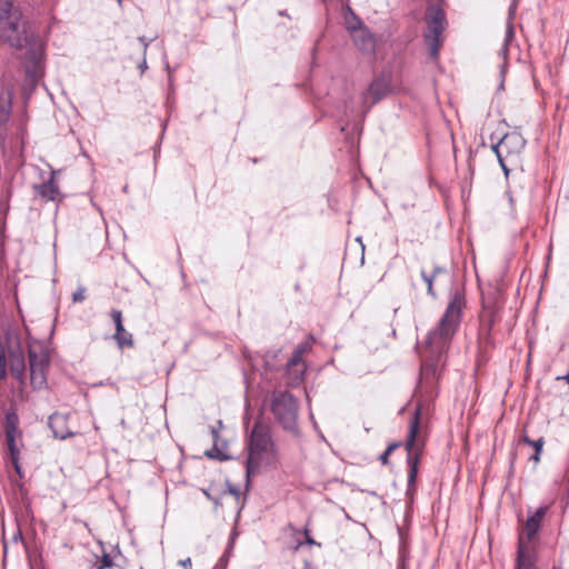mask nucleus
<instances>
[{"instance_id":"f257e3e1","label":"nucleus","mask_w":569,"mask_h":569,"mask_svg":"<svg viewBox=\"0 0 569 569\" xmlns=\"http://www.w3.org/2000/svg\"><path fill=\"white\" fill-rule=\"evenodd\" d=\"M463 306V296L455 292L437 328L429 332L427 346L421 353V372L423 376H436L442 368L445 353L459 326Z\"/></svg>"},{"instance_id":"f03ea898","label":"nucleus","mask_w":569,"mask_h":569,"mask_svg":"<svg viewBox=\"0 0 569 569\" xmlns=\"http://www.w3.org/2000/svg\"><path fill=\"white\" fill-rule=\"evenodd\" d=\"M247 475H254L262 466L274 461L276 449L271 439L270 429L261 421H257L247 442Z\"/></svg>"},{"instance_id":"7ed1b4c3","label":"nucleus","mask_w":569,"mask_h":569,"mask_svg":"<svg viewBox=\"0 0 569 569\" xmlns=\"http://www.w3.org/2000/svg\"><path fill=\"white\" fill-rule=\"evenodd\" d=\"M0 37L11 47L23 48L30 43L20 12L9 0H0Z\"/></svg>"},{"instance_id":"20e7f679","label":"nucleus","mask_w":569,"mask_h":569,"mask_svg":"<svg viewBox=\"0 0 569 569\" xmlns=\"http://www.w3.org/2000/svg\"><path fill=\"white\" fill-rule=\"evenodd\" d=\"M425 446V436L420 430V409L412 415L409 423V431L406 441L408 451L407 462L409 466L408 487H413L418 475L419 456Z\"/></svg>"},{"instance_id":"39448f33","label":"nucleus","mask_w":569,"mask_h":569,"mask_svg":"<svg viewBox=\"0 0 569 569\" xmlns=\"http://www.w3.org/2000/svg\"><path fill=\"white\" fill-rule=\"evenodd\" d=\"M426 23L427 31L425 33V40L428 43L430 57L436 59L442 47V33L447 27L445 11L438 4L429 6L426 14Z\"/></svg>"},{"instance_id":"423d86ee","label":"nucleus","mask_w":569,"mask_h":569,"mask_svg":"<svg viewBox=\"0 0 569 569\" xmlns=\"http://www.w3.org/2000/svg\"><path fill=\"white\" fill-rule=\"evenodd\" d=\"M526 140L519 132L505 133L496 143H492V151L496 153L498 161L508 176V163L515 164L519 156L525 149Z\"/></svg>"},{"instance_id":"0eeeda50","label":"nucleus","mask_w":569,"mask_h":569,"mask_svg":"<svg viewBox=\"0 0 569 569\" xmlns=\"http://www.w3.org/2000/svg\"><path fill=\"white\" fill-rule=\"evenodd\" d=\"M272 412L284 429L293 430L297 426L298 405L296 399L287 391H277L272 395Z\"/></svg>"},{"instance_id":"6e6552de","label":"nucleus","mask_w":569,"mask_h":569,"mask_svg":"<svg viewBox=\"0 0 569 569\" xmlns=\"http://www.w3.org/2000/svg\"><path fill=\"white\" fill-rule=\"evenodd\" d=\"M346 24L357 49L363 54H375L377 39L362 21L355 13H351L350 18H346Z\"/></svg>"},{"instance_id":"1a4fd4ad","label":"nucleus","mask_w":569,"mask_h":569,"mask_svg":"<svg viewBox=\"0 0 569 569\" xmlns=\"http://www.w3.org/2000/svg\"><path fill=\"white\" fill-rule=\"evenodd\" d=\"M30 379L34 388H42L47 383L48 355L38 353L33 348L29 349Z\"/></svg>"},{"instance_id":"9d476101","label":"nucleus","mask_w":569,"mask_h":569,"mask_svg":"<svg viewBox=\"0 0 569 569\" xmlns=\"http://www.w3.org/2000/svg\"><path fill=\"white\" fill-rule=\"evenodd\" d=\"M110 317H111L112 321L114 322V327H116V332L113 335V339L116 340L117 346L120 349L133 347V337L123 327L122 312L118 309H112L110 311Z\"/></svg>"},{"instance_id":"9b49d317","label":"nucleus","mask_w":569,"mask_h":569,"mask_svg":"<svg viewBox=\"0 0 569 569\" xmlns=\"http://www.w3.org/2000/svg\"><path fill=\"white\" fill-rule=\"evenodd\" d=\"M548 511V507L547 506H543V507H539L536 512L530 516L528 518V520L526 521V525H525V535H522L525 537V540L528 545H530L532 538L535 537V535L538 532L539 528H540V525L546 516Z\"/></svg>"},{"instance_id":"f8f14e48","label":"nucleus","mask_w":569,"mask_h":569,"mask_svg":"<svg viewBox=\"0 0 569 569\" xmlns=\"http://www.w3.org/2000/svg\"><path fill=\"white\" fill-rule=\"evenodd\" d=\"M389 91V83L387 80L382 78L375 79L366 92L362 93V99L365 102L371 98L370 103L373 104L381 100Z\"/></svg>"},{"instance_id":"ddd939ff","label":"nucleus","mask_w":569,"mask_h":569,"mask_svg":"<svg viewBox=\"0 0 569 569\" xmlns=\"http://www.w3.org/2000/svg\"><path fill=\"white\" fill-rule=\"evenodd\" d=\"M49 427L56 438L67 439L73 433L67 428V417L60 413H53L49 418Z\"/></svg>"},{"instance_id":"4468645a","label":"nucleus","mask_w":569,"mask_h":569,"mask_svg":"<svg viewBox=\"0 0 569 569\" xmlns=\"http://www.w3.org/2000/svg\"><path fill=\"white\" fill-rule=\"evenodd\" d=\"M517 569H532V561H531V557H530V545H528L526 542L523 536L519 537Z\"/></svg>"},{"instance_id":"2eb2a0df","label":"nucleus","mask_w":569,"mask_h":569,"mask_svg":"<svg viewBox=\"0 0 569 569\" xmlns=\"http://www.w3.org/2000/svg\"><path fill=\"white\" fill-rule=\"evenodd\" d=\"M11 112V92L4 88H0V124L6 123Z\"/></svg>"},{"instance_id":"dca6fc26","label":"nucleus","mask_w":569,"mask_h":569,"mask_svg":"<svg viewBox=\"0 0 569 569\" xmlns=\"http://www.w3.org/2000/svg\"><path fill=\"white\" fill-rule=\"evenodd\" d=\"M37 191L42 198L51 201H56L60 197L59 188L53 177H51L46 183L37 187Z\"/></svg>"},{"instance_id":"f3484780","label":"nucleus","mask_w":569,"mask_h":569,"mask_svg":"<svg viewBox=\"0 0 569 569\" xmlns=\"http://www.w3.org/2000/svg\"><path fill=\"white\" fill-rule=\"evenodd\" d=\"M443 272L445 269L440 267H433V269L430 272H428L426 269H421V278L428 286V293L433 298L436 297V293L433 291V282Z\"/></svg>"},{"instance_id":"a211bd4d","label":"nucleus","mask_w":569,"mask_h":569,"mask_svg":"<svg viewBox=\"0 0 569 569\" xmlns=\"http://www.w3.org/2000/svg\"><path fill=\"white\" fill-rule=\"evenodd\" d=\"M512 38H513V28L510 23H508L505 42L498 52L499 58L502 60L501 70H500L501 76L505 74V71L507 68V56H508V50H509L508 46H509V42L512 40Z\"/></svg>"},{"instance_id":"6ab92c4d","label":"nucleus","mask_w":569,"mask_h":569,"mask_svg":"<svg viewBox=\"0 0 569 569\" xmlns=\"http://www.w3.org/2000/svg\"><path fill=\"white\" fill-rule=\"evenodd\" d=\"M7 438V446H8V449H9V452H10V459H11V462L14 467V469L17 470V472H20V466H19V449L16 445V435H9V436H6Z\"/></svg>"},{"instance_id":"aec40b11","label":"nucleus","mask_w":569,"mask_h":569,"mask_svg":"<svg viewBox=\"0 0 569 569\" xmlns=\"http://www.w3.org/2000/svg\"><path fill=\"white\" fill-rule=\"evenodd\" d=\"M307 348L308 343L298 346V348L293 351L292 357L288 361L289 368H295L302 362V355Z\"/></svg>"},{"instance_id":"412c9836","label":"nucleus","mask_w":569,"mask_h":569,"mask_svg":"<svg viewBox=\"0 0 569 569\" xmlns=\"http://www.w3.org/2000/svg\"><path fill=\"white\" fill-rule=\"evenodd\" d=\"M18 432L17 419L14 416L8 415L6 421V436L16 435Z\"/></svg>"},{"instance_id":"4be33fe9","label":"nucleus","mask_w":569,"mask_h":569,"mask_svg":"<svg viewBox=\"0 0 569 569\" xmlns=\"http://www.w3.org/2000/svg\"><path fill=\"white\" fill-rule=\"evenodd\" d=\"M522 441L533 447L535 451H537L538 455H541L545 443L543 438H539L538 440H531L528 436H523Z\"/></svg>"},{"instance_id":"5701e85b","label":"nucleus","mask_w":569,"mask_h":569,"mask_svg":"<svg viewBox=\"0 0 569 569\" xmlns=\"http://www.w3.org/2000/svg\"><path fill=\"white\" fill-rule=\"evenodd\" d=\"M7 375V358L4 349L0 346V380L4 379Z\"/></svg>"},{"instance_id":"b1692460","label":"nucleus","mask_w":569,"mask_h":569,"mask_svg":"<svg viewBox=\"0 0 569 569\" xmlns=\"http://www.w3.org/2000/svg\"><path fill=\"white\" fill-rule=\"evenodd\" d=\"M111 567H113V560L110 555L104 553L94 569H107Z\"/></svg>"},{"instance_id":"393cba45","label":"nucleus","mask_w":569,"mask_h":569,"mask_svg":"<svg viewBox=\"0 0 569 569\" xmlns=\"http://www.w3.org/2000/svg\"><path fill=\"white\" fill-rule=\"evenodd\" d=\"M86 298V289L84 288H78L77 291L72 295V300L74 302H81Z\"/></svg>"},{"instance_id":"a878e982","label":"nucleus","mask_w":569,"mask_h":569,"mask_svg":"<svg viewBox=\"0 0 569 569\" xmlns=\"http://www.w3.org/2000/svg\"><path fill=\"white\" fill-rule=\"evenodd\" d=\"M22 368H23V363H19L18 366H16L14 363H12L11 366V371L12 373L19 378L22 373Z\"/></svg>"},{"instance_id":"bb28decb","label":"nucleus","mask_w":569,"mask_h":569,"mask_svg":"<svg viewBox=\"0 0 569 569\" xmlns=\"http://www.w3.org/2000/svg\"><path fill=\"white\" fill-rule=\"evenodd\" d=\"M389 456H390V453H389L387 450H385V451L380 455L379 460L381 461V463H382V465H387V463H388V461H389Z\"/></svg>"},{"instance_id":"cd10ccee","label":"nucleus","mask_w":569,"mask_h":569,"mask_svg":"<svg viewBox=\"0 0 569 569\" xmlns=\"http://www.w3.org/2000/svg\"><path fill=\"white\" fill-rule=\"evenodd\" d=\"M540 456L541 455H538V452L535 451V453L529 459L532 460L535 463H538L540 461Z\"/></svg>"},{"instance_id":"c85d7f7f","label":"nucleus","mask_w":569,"mask_h":569,"mask_svg":"<svg viewBox=\"0 0 569 569\" xmlns=\"http://www.w3.org/2000/svg\"><path fill=\"white\" fill-rule=\"evenodd\" d=\"M180 563H181L184 568H187V569H191V568H190V567H191V560H190V558H187L186 560H182Z\"/></svg>"},{"instance_id":"c756f323","label":"nucleus","mask_w":569,"mask_h":569,"mask_svg":"<svg viewBox=\"0 0 569 569\" xmlns=\"http://www.w3.org/2000/svg\"><path fill=\"white\" fill-rule=\"evenodd\" d=\"M399 445L398 443H391L388 446V448L386 449L390 455L392 453V451L398 447Z\"/></svg>"},{"instance_id":"7c9ffc66","label":"nucleus","mask_w":569,"mask_h":569,"mask_svg":"<svg viewBox=\"0 0 569 569\" xmlns=\"http://www.w3.org/2000/svg\"><path fill=\"white\" fill-rule=\"evenodd\" d=\"M139 41L142 43L143 48H144V51L147 50L148 48V41L144 37H140L139 38Z\"/></svg>"},{"instance_id":"2f4dec72","label":"nucleus","mask_w":569,"mask_h":569,"mask_svg":"<svg viewBox=\"0 0 569 569\" xmlns=\"http://www.w3.org/2000/svg\"><path fill=\"white\" fill-rule=\"evenodd\" d=\"M306 542L310 546L316 545L317 542L309 536L306 538Z\"/></svg>"},{"instance_id":"473e14b6","label":"nucleus","mask_w":569,"mask_h":569,"mask_svg":"<svg viewBox=\"0 0 569 569\" xmlns=\"http://www.w3.org/2000/svg\"><path fill=\"white\" fill-rule=\"evenodd\" d=\"M303 533H305L306 538L310 536V535H309V529H308V527H306V528L303 529Z\"/></svg>"},{"instance_id":"72a5a7b5","label":"nucleus","mask_w":569,"mask_h":569,"mask_svg":"<svg viewBox=\"0 0 569 569\" xmlns=\"http://www.w3.org/2000/svg\"><path fill=\"white\" fill-rule=\"evenodd\" d=\"M209 456H210V457H214V456H213V455H211V453H209ZM216 457H219L221 460L227 459V457H224V456H220V455H217Z\"/></svg>"},{"instance_id":"f704fd0d","label":"nucleus","mask_w":569,"mask_h":569,"mask_svg":"<svg viewBox=\"0 0 569 569\" xmlns=\"http://www.w3.org/2000/svg\"><path fill=\"white\" fill-rule=\"evenodd\" d=\"M562 379L569 383V372L566 376H563Z\"/></svg>"},{"instance_id":"c9c22d12","label":"nucleus","mask_w":569,"mask_h":569,"mask_svg":"<svg viewBox=\"0 0 569 569\" xmlns=\"http://www.w3.org/2000/svg\"><path fill=\"white\" fill-rule=\"evenodd\" d=\"M212 435H213L214 438L218 437V432L214 429L212 430Z\"/></svg>"},{"instance_id":"e433bc0d","label":"nucleus","mask_w":569,"mask_h":569,"mask_svg":"<svg viewBox=\"0 0 569 569\" xmlns=\"http://www.w3.org/2000/svg\"><path fill=\"white\" fill-rule=\"evenodd\" d=\"M117 1H118L119 3H121V2H122V0H117Z\"/></svg>"}]
</instances>
